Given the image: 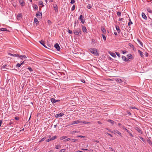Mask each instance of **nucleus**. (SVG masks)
I'll return each mask as SVG.
<instances>
[{
	"label": "nucleus",
	"mask_w": 152,
	"mask_h": 152,
	"mask_svg": "<svg viewBox=\"0 0 152 152\" xmlns=\"http://www.w3.org/2000/svg\"><path fill=\"white\" fill-rule=\"evenodd\" d=\"M90 51L92 54L95 55L96 56L98 55L97 51L96 49H92L91 48L89 49Z\"/></svg>",
	"instance_id": "nucleus-1"
},
{
	"label": "nucleus",
	"mask_w": 152,
	"mask_h": 152,
	"mask_svg": "<svg viewBox=\"0 0 152 152\" xmlns=\"http://www.w3.org/2000/svg\"><path fill=\"white\" fill-rule=\"evenodd\" d=\"M77 29V30H75L73 31V32L75 34L79 35L80 34H81L82 31L79 28Z\"/></svg>",
	"instance_id": "nucleus-2"
},
{
	"label": "nucleus",
	"mask_w": 152,
	"mask_h": 152,
	"mask_svg": "<svg viewBox=\"0 0 152 152\" xmlns=\"http://www.w3.org/2000/svg\"><path fill=\"white\" fill-rule=\"evenodd\" d=\"M81 22L82 23H84L85 22V20H84V17L82 16V15H80L79 18Z\"/></svg>",
	"instance_id": "nucleus-3"
},
{
	"label": "nucleus",
	"mask_w": 152,
	"mask_h": 152,
	"mask_svg": "<svg viewBox=\"0 0 152 152\" xmlns=\"http://www.w3.org/2000/svg\"><path fill=\"white\" fill-rule=\"evenodd\" d=\"M134 129L135 130L137 131L139 133L141 134H142V130L140 128H139V127H135L134 128Z\"/></svg>",
	"instance_id": "nucleus-4"
},
{
	"label": "nucleus",
	"mask_w": 152,
	"mask_h": 152,
	"mask_svg": "<svg viewBox=\"0 0 152 152\" xmlns=\"http://www.w3.org/2000/svg\"><path fill=\"white\" fill-rule=\"evenodd\" d=\"M64 115L63 113H61L60 114H57L56 115V118H58L59 117H61Z\"/></svg>",
	"instance_id": "nucleus-5"
},
{
	"label": "nucleus",
	"mask_w": 152,
	"mask_h": 152,
	"mask_svg": "<svg viewBox=\"0 0 152 152\" xmlns=\"http://www.w3.org/2000/svg\"><path fill=\"white\" fill-rule=\"evenodd\" d=\"M54 47L58 51H59L60 50V47L58 43L54 45Z\"/></svg>",
	"instance_id": "nucleus-6"
},
{
	"label": "nucleus",
	"mask_w": 152,
	"mask_h": 152,
	"mask_svg": "<svg viewBox=\"0 0 152 152\" xmlns=\"http://www.w3.org/2000/svg\"><path fill=\"white\" fill-rule=\"evenodd\" d=\"M53 7L54 8L55 11L56 12L58 11V6L56 4H53Z\"/></svg>",
	"instance_id": "nucleus-7"
},
{
	"label": "nucleus",
	"mask_w": 152,
	"mask_h": 152,
	"mask_svg": "<svg viewBox=\"0 0 152 152\" xmlns=\"http://www.w3.org/2000/svg\"><path fill=\"white\" fill-rule=\"evenodd\" d=\"M82 122V121H79V120H77L75 121H73L72 122V125L74 124H77L79 123H80Z\"/></svg>",
	"instance_id": "nucleus-8"
},
{
	"label": "nucleus",
	"mask_w": 152,
	"mask_h": 152,
	"mask_svg": "<svg viewBox=\"0 0 152 152\" xmlns=\"http://www.w3.org/2000/svg\"><path fill=\"white\" fill-rule=\"evenodd\" d=\"M122 59L125 61H129V60L126 58V57L124 56H122Z\"/></svg>",
	"instance_id": "nucleus-9"
},
{
	"label": "nucleus",
	"mask_w": 152,
	"mask_h": 152,
	"mask_svg": "<svg viewBox=\"0 0 152 152\" xmlns=\"http://www.w3.org/2000/svg\"><path fill=\"white\" fill-rule=\"evenodd\" d=\"M129 134V135L132 137H133L134 136L132 134L130 131L127 129H125V130Z\"/></svg>",
	"instance_id": "nucleus-10"
},
{
	"label": "nucleus",
	"mask_w": 152,
	"mask_h": 152,
	"mask_svg": "<svg viewBox=\"0 0 152 152\" xmlns=\"http://www.w3.org/2000/svg\"><path fill=\"white\" fill-rule=\"evenodd\" d=\"M82 29L83 32L86 33L87 32V30L85 26H82Z\"/></svg>",
	"instance_id": "nucleus-11"
},
{
	"label": "nucleus",
	"mask_w": 152,
	"mask_h": 152,
	"mask_svg": "<svg viewBox=\"0 0 152 152\" xmlns=\"http://www.w3.org/2000/svg\"><path fill=\"white\" fill-rule=\"evenodd\" d=\"M114 132L115 133H117L118 134L120 135L121 137H122V136L121 135V133L120 132H119L118 130H115L114 131Z\"/></svg>",
	"instance_id": "nucleus-12"
},
{
	"label": "nucleus",
	"mask_w": 152,
	"mask_h": 152,
	"mask_svg": "<svg viewBox=\"0 0 152 152\" xmlns=\"http://www.w3.org/2000/svg\"><path fill=\"white\" fill-rule=\"evenodd\" d=\"M38 4H39V5H42V6L41 7V6H40L39 7V8L40 9H41V8L42 7H43L44 6V5H43V3L42 1H39ZM40 10H41V9H40Z\"/></svg>",
	"instance_id": "nucleus-13"
},
{
	"label": "nucleus",
	"mask_w": 152,
	"mask_h": 152,
	"mask_svg": "<svg viewBox=\"0 0 152 152\" xmlns=\"http://www.w3.org/2000/svg\"><path fill=\"white\" fill-rule=\"evenodd\" d=\"M138 53H139L140 56L142 57H144V55H143V53L142 51H141L140 50H138Z\"/></svg>",
	"instance_id": "nucleus-14"
},
{
	"label": "nucleus",
	"mask_w": 152,
	"mask_h": 152,
	"mask_svg": "<svg viewBox=\"0 0 152 152\" xmlns=\"http://www.w3.org/2000/svg\"><path fill=\"white\" fill-rule=\"evenodd\" d=\"M101 29L102 32L103 33L105 34L106 33V30L104 27H101Z\"/></svg>",
	"instance_id": "nucleus-15"
},
{
	"label": "nucleus",
	"mask_w": 152,
	"mask_h": 152,
	"mask_svg": "<svg viewBox=\"0 0 152 152\" xmlns=\"http://www.w3.org/2000/svg\"><path fill=\"white\" fill-rule=\"evenodd\" d=\"M137 42L138 43L140 44V45L142 47H143V43L139 39L137 40Z\"/></svg>",
	"instance_id": "nucleus-16"
},
{
	"label": "nucleus",
	"mask_w": 152,
	"mask_h": 152,
	"mask_svg": "<svg viewBox=\"0 0 152 152\" xmlns=\"http://www.w3.org/2000/svg\"><path fill=\"white\" fill-rule=\"evenodd\" d=\"M142 17L144 19H145V20L147 19V17L144 13H143V12L142 13Z\"/></svg>",
	"instance_id": "nucleus-17"
},
{
	"label": "nucleus",
	"mask_w": 152,
	"mask_h": 152,
	"mask_svg": "<svg viewBox=\"0 0 152 152\" xmlns=\"http://www.w3.org/2000/svg\"><path fill=\"white\" fill-rule=\"evenodd\" d=\"M50 100L53 103H54L56 102H57V101H56V100L53 98H51L50 99Z\"/></svg>",
	"instance_id": "nucleus-18"
},
{
	"label": "nucleus",
	"mask_w": 152,
	"mask_h": 152,
	"mask_svg": "<svg viewBox=\"0 0 152 152\" xmlns=\"http://www.w3.org/2000/svg\"><path fill=\"white\" fill-rule=\"evenodd\" d=\"M39 42L42 45H43L46 48H47L45 44V43L44 41H42V40H41V41H39Z\"/></svg>",
	"instance_id": "nucleus-19"
},
{
	"label": "nucleus",
	"mask_w": 152,
	"mask_h": 152,
	"mask_svg": "<svg viewBox=\"0 0 152 152\" xmlns=\"http://www.w3.org/2000/svg\"><path fill=\"white\" fill-rule=\"evenodd\" d=\"M42 15V14L41 12L40 13H39V12H37L36 13V16L37 17V18H38V16H41Z\"/></svg>",
	"instance_id": "nucleus-20"
},
{
	"label": "nucleus",
	"mask_w": 152,
	"mask_h": 152,
	"mask_svg": "<svg viewBox=\"0 0 152 152\" xmlns=\"http://www.w3.org/2000/svg\"><path fill=\"white\" fill-rule=\"evenodd\" d=\"M110 54L113 57H116V55L115 53H112L111 52H110Z\"/></svg>",
	"instance_id": "nucleus-21"
},
{
	"label": "nucleus",
	"mask_w": 152,
	"mask_h": 152,
	"mask_svg": "<svg viewBox=\"0 0 152 152\" xmlns=\"http://www.w3.org/2000/svg\"><path fill=\"white\" fill-rule=\"evenodd\" d=\"M9 55H10L11 56H14L15 57H18V56H19V54H12L11 53H10Z\"/></svg>",
	"instance_id": "nucleus-22"
},
{
	"label": "nucleus",
	"mask_w": 152,
	"mask_h": 152,
	"mask_svg": "<svg viewBox=\"0 0 152 152\" xmlns=\"http://www.w3.org/2000/svg\"><path fill=\"white\" fill-rule=\"evenodd\" d=\"M107 121L108 122L111 123L113 125L114 124L115 122L114 121L112 120L109 119Z\"/></svg>",
	"instance_id": "nucleus-23"
},
{
	"label": "nucleus",
	"mask_w": 152,
	"mask_h": 152,
	"mask_svg": "<svg viewBox=\"0 0 152 152\" xmlns=\"http://www.w3.org/2000/svg\"><path fill=\"white\" fill-rule=\"evenodd\" d=\"M115 80H116V81H117V82H118L119 83H121L122 82V80H121V79H119V78L116 79Z\"/></svg>",
	"instance_id": "nucleus-24"
},
{
	"label": "nucleus",
	"mask_w": 152,
	"mask_h": 152,
	"mask_svg": "<svg viewBox=\"0 0 152 152\" xmlns=\"http://www.w3.org/2000/svg\"><path fill=\"white\" fill-rule=\"evenodd\" d=\"M81 123H83L87 124H91L90 122H87L84 121H82V122Z\"/></svg>",
	"instance_id": "nucleus-25"
},
{
	"label": "nucleus",
	"mask_w": 152,
	"mask_h": 152,
	"mask_svg": "<svg viewBox=\"0 0 152 152\" xmlns=\"http://www.w3.org/2000/svg\"><path fill=\"white\" fill-rule=\"evenodd\" d=\"M147 142L152 146V142L150 140H147Z\"/></svg>",
	"instance_id": "nucleus-26"
},
{
	"label": "nucleus",
	"mask_w": 152,
	"mask_h": 152,
	"mask_svg": "<svg viewBox=\"0 0 152 152\" xmlns=\"http://www.w3.org/2000/svg\"><path fill=\"white\" fill-rule=\"evenodd\" d=\"M34 20L35 23H36V24H38L39 23V21L37 19V18H34Z\"/></svg>",
	"instance_id": "nucleus-27"
},
{
	"label": "nucleus",
	"mask_w": 152,
	"mask_h": 152,
	"mask_svg": "<svg viewBox=\"0 0 152 152\" xmlns=\"http://www.w3.org/2000/svg\"><path fill=\"white\" fill-rule=\"evenodd\" d=\"M116 29L117 30L118 32L119 33L120 32L121 30L119 28V27L118 26H116Z\"/></svg>",
	"instance_id": "nucleus-28"
},
{
	"label": "nucleus",
	"mask_w": 152,
	"mask_h": 152,
	"mask_svg": "<svg viewBox=\"0 0 152 152\" xmlns=\"http://www.w3.org/2000/svg\"><path fill=\"white\" fill-rule=\"evenodd\" d=\"M20 4L22 6H23L24 5V2H23V0H21L20 1Z\"/></svg>",
	"instance_id": "nucleus-29"
},
{
	"label": "nucleus",
	"mask_w": 152,
	"mask_h": 152,
	"mask_svg": "<svg viewBox=\"0 0 152 152\" xmlns=\"http://www.w3.org/2000/svg\"><path fill=\"white\" fill-rule=\"evenodd\" d=\"M129 22L128 23V25L129 26H130L131 24H132L133 23L131 21V19H129Z\"/></svg>",
	"instance_id": "nucleus-30"
},
{
	"label": "nucleus",
	"mask_w": 152,
	"mask_h": 152,
	"mask_svg": "<svg viewBox=\"0 0 152 152\" xmlns=\"http://www.w3.org/2000/svg\"><path fill=\"white\" fill-rule=\"evenodd\" d=\"M33 7L34 9L36 10H37L38 8V6L36 4H35L33 6Z\"/></svg>",
	"instance_id": "nucleus-31"
},
{
	"label": "nucleus",
	"mask_w": 152,
	"mask_h": 152,
	"mask_svg": "<svg viewBox=\"0 0 152 152\" xmlns=\"http://www.w3.org/2000/svg\"><path fill=\"white\" fill-rule=\"evenodd\" d=\"M67 137V136H64L60 138V140H62L63 139L66 138Z\"/></svg>",
	"instance_id": "nucleus-32"
},
{
	"label": "nucleus",
	"mask_w": 152,
	"mask_h": 152,
	"mask_svg": "<svg viewBox=\"0 0 152 152\" xmlns=\"http://www.w3.org/2000/svg\"><path fill=\"white\" fill-rule=\"evenodd\" d=\"M17 16L18 18H21L22 17V16L21 14H18Z\"/></svg>",
	"instance_id": "nucleus-33"
},
{
	"label": "nucleus",
	"mask_w": 152,
	"mask_h": 152,
	"mask_svg": "<svg viewBox=\"0 0 152 152\" xmlns=\"http://www.w3.org/2000/svg\"><path fill=\"white\" fill-rule=\"evenodd\" d=\"M61 148V146L59 145H57L56 147V148L57 149H58Z\"/></svg>",
	"instance_id": "nucleus-34"
},
{
	"label": "nucleus",
	"mask_w": 152,
	"mask_h": 152,
	"mask_svg": "<svg viewBox=\"0 0 152 152\" xmlns=\"http://www.w3.org/2000/svg\"><path fill=\"white\" fill-rule=\"evenodd\" d=\"M21 65V64H19V63H18L17 64V65H16V67H19Z\"/></svg>",
	"instance_id": "nucleus-35"
},
{
	"label": "nucleus",
	"mask_w": 152,
	"mask_h": 152,
	"mask_svg": "<svg viewBox=\"0 0 152 152\" xmlns=\"http://www.w3.org/2000/svg\"><path fill=\"white\" fill-rule=\"evenodd\" d=\"M0 30L1 31H4L7 30V29L5 28H2Z\"/></svg>",
	"instance_id": "nucleus-36"
},
{
	"label": "nucleus",
	"mask_w": 152,
	"mask_h": 152,
	"mask_svg": "<svg viewBox=\"0 0 152 152\" xmlns=\"http://www.w3.org/2000/svg\"><path fill=\"white\" fill-rule=\"evenodd\" d=\"M57 136H54L52 138H51V140H55V139L56 138Z\"/></svg>",
	"instance_id": "nucleus-37"
},
{
	"label": "nucleus",
	"mask_w": 152,
	"mask_h": 152,
	"mask_svg": "<svg viewBox=\"0 0 152 152\" xmlns=\"http://www.w3.org/2000/svg\"><path fill=\"white\" fill-rule=\"evenodd\" d=\"M115 53L119 57H120V55L119 52H115Z\"/></svg>",
	"instance_id": "nucleus-38"
},
{
	"label": "nucleus",
	"mask_w": 152,
	"mask_h": 152,
	"mask_svg": "<svg viewBox=\"0 0 152 152\" xmlns=\"http://www.w3.org/2000/svg\"><path fill=\"white\" fill-rule=\"evenodd\" d=\"M3 68H6L7 69L8 68H7V65L6 64L5 65H4L1 68L2 69Z\"/></svg>",
	"instance_id": "nucleus-39"
},
{
	"label": "nucleus",
	"mask_w": 152,
	"mask_h": 152,
	"mask_svg": "<svg viewBox=\"0 0 152 152\" xmlns=\"http://www.w3.org/2000/svg\"><path fill=\"white\" fill-rule=\"evenodd\" d=\"M91 4H88V5H87V8L88 9H90L91 8Z\"/></svg>",
	"instance_id": "nucleus-40"
},
{
	"label": "nucleus",
	"mask_w": 152,
	"mask_h": 152,
	"mask_svg": "<svg viewBox=\"0 0 152 152\" xmlns=\"http://www.w3.org/2000/svg\"><path fill=\"white\" fill-rule=\"evenodd\" d=\"M117 15L118 16H121V13L120 12H118L117 13Z\"/></svg>",
	"instance_id": "nucleus-41"
},
{
	"label": "nucleus",
	"mask_w": 152,
	"mask_h": 152,
	"mask_svg": "<svg viewBox=\"0 0 152 152\" xmlns=\"http://www.w3.org/2000/svg\"><path fill=\"white\" fill-rule=\"evenodd\" d=\"M102 36L103 37V38L104 40H106V37L104 35V34H102Z\"/></svg>",
	"instance_id": "nucleus-42"
},
{
	"label": "nucleus",
	"mask_w": 152,
	"mask_h": 152,
	"mask_svg": "<svg viewBox=\"0 0 152 152\" xmlns=\"http://www.w3.org/2000/svg\"><path fill=\"white\" fill-rule=\"evenodd\" d=\"M78 140L76 139H73L72 140V142H75L76 141H77Z\"/></svg>",
	"instance_id": "nucleus-43"
},
{
	"label": "nucleus",
	"mask_w": 152,
	"mask_h": 152,
	"mask_svg": "<svg viewBox=\"0 0 152 152\" xmlns=\"http://www.w3.org/2000/svg\"><path fill=\"white\" fill-rule=\"evenodd\" d=\"M46 139L45 137H43L42 139H41V140L39 141V142H42L43 141H44Z\"/></svg>",
	"instance_id": "nucleus-44"
},
{
	"label": "nucleus",
	"mask_w": 152,
	"mask_h": 152,
	"mask_svg": "<svg viewBox=\"0 0 152 152\" xmlns=\"http://www.w3.org/2000/svg\"><path fill=\"white\" fill-rule=\"evenodd\" d=\"M71 140V138H67L66 139H65V140H64V142H66L67 141H68L69 140Z\"/></svg>",
	"instance_id": "nucleus-45"
},
{
	"label": "nucleus",
	"mask_w": 152,
	"mask_h": 152,
	"mask_svg": "<svg viewBox=\"0 0 152 152\" xmlns=\"http://www.w3.org/2000/svg\"><path fill=\"white\" fill-rule=\"evenodd\" d=\"M75 6L74 5H73L72 7V8L71 10L72 11H73L75 10Z\"/></svg>",
	"instance_id": "nucleus-46"
},
{
	"label": "nucleus",
	"mask_w": 152,
	"mask_h": 152,
	"mask_svg": "<svg viewBox=\"0 0 152 152\" xmlns=\"http://www.w3.org/2000/svg\"><path fill=\"white\" fill-rule=\"evenodd\" d=\"M139 138H140L141 139V140H142V141H143V142H144L145 141V139H144L142 137H141V136H139Z\"/></svg>",
	"instance_id": "nucleus-47"
},
{
	"label": "nucleus",
	"mask_w": 152,
	"mask_h": 152,
	"mask_svg": "<svg viewBox=\"0 0 152 152\" xmlns=\"http://www.w3.org/2000/svg\"><path fill=\"white\" fill-rule=\"evenodd\" d=\"M28 69L29 70V71L30 72H32L33 71V69L31 67H28Z\"/></svg>",
	"instance_id": "nucleus-48"
},
{
	"label": "nucleus",
	"mask_w": 152,
	"mask_h": 152,
	"mask_svg": "<svg viewBox=\"0 0 152 152\" xmlns=\"http://www.w3.org/2000/svg\"><path fill=\"white\" fill-rule=\"evenodd\" d=\"M15 119L17 121H18L19 120V118L18 117L16 116L15 117Z\"/></svg>",
	"instance_id": "nucleus-49"
},
{
	"label": "nucleus",
	"mask_w": 152,
	"mask_h": 152,
	"mask_svg": "<svg viewBox=\"0 0 152 152\" xmlns=\"http://www.w3.org/2000/svg\"><path fill=\"white\" fill-rule=\"evenodd\" d=\"M75 0H71V1L70 2V3L72 4H73L75 2Z\"/></svg>",
	"instance_id": "nucleus-50"
},
{
	"label": "nucleus",
	"mask_w": 152,
	"mask_h": 152,
	"mask_svg": "<svg viewBox=\"0 0 152 152\" xmlns=\"http://www.w3.org/2000/svg\"><path fill=\"white\" fill-rule=\"evenodd\" d=\"M68 32L70 34H72V32L71 30H70L69 29L68 30Z\"/></svg>",
	"instance_id": "nucleus-51"
},
{
	"label": "nucleus",
	"mask_w": 152,
	"mask_h": 152,
	"mask_svg": "<svg viewBox=\"0 0 152 152\" xmlns=\"http://www.w3.org/2000/svg\"><path fill=\"white\" fill-rule=\"evenodd\" d=\"M22 56H23L19 55V56H18V57L20 58L21 59H22Z\"/></svg>",
	"instance_id": "nucleus-52"
},
{
	"label": "nucleus",
	"mask_w": 152,
	"mask_h": 152,
	"mask_svg": "<svg viewBox=\"0 0 152 152\" xmlns=\"http://www.w3.org/2000/svg\"><path fill=\"white\" fill-rule=\"evenodd\" d=\"M77 137H81V138H84V137H85V136H82V135H79V136H77Z\"/></svg>",
	"instance_id": "nucleus-53"
},
{
	"label": "nucleus",
	"mask_w": 152,
	"mask_h": 152,
	"mask_svg": "<svg viewBox=\"0 0 152 152\" xmlns=\"http://www.w3.org/2000/svg\"><path fill=\"white\" fill-rule=\"evenodd\" d=\"M121 53L123 54H125L126 53V51H123V50H121Z\"/></svg>",
	"instance_id": "nucleus-54"
},
{
	"label": "nucleus",
	"mask_w": 152,
	"mask_h": 152,
	"mask_svg": "<svg viewBox=\"0 0 152 152\" xmlns=\"http://www.w3.org/2000/svg\"><path fill=\"white\" fill-rule=\"evenodd\" d=\"M129 45L132 48H133L134 47V46L133 45H132V44H130V43H129Z\"/></svg>",
	"instance_id": "nucleus-55"
},
{
	"label": "nucleus",
	"mask_w": 152,
	"mask_h": 152,
	"mask_svg": "<svg viewBox=\"0 0 152 152\" xmlns=\"http://www.w3.org/2000/svg\"><path fill=\"white\" fill-rule=\"evenodd\" d=\"M92 41V42L93 43V44H94L95 43V41L94 39H92L91 40Z\"/></svg>",
	"instance_id": "nucleus-56"
},
{
	"label": "nucleus",
	"mask_w": 152,
	"mask_h": 152,
	"mask_svg": "<svg viewBox=\"0 0 152 152\" xmlns=\"http://www.w3.org/2000/svg\"><path fill=\"white\" fill-rule=\"evenodd\" d=\"M51 140H52L51 138L48 139L47 140H46V141L47 142H49Z\"/></svg>",
	"instance_id": "nucleus-57"
},
{
	"label": "nucleus",
	"mask_w": 152,
	"mask_h": 152,
	"mask_svg": "<svg viewBox=\"0 0 152 152\" xmlns=\"http://www.w3.org/2000/svg\"><path fill=\"white\" fill-rule=\"evenodd\" d=\"M65 151V149H62L59 152H64Z\"/></svg>",
	"instance_id": "nucleus-58"
},
{
	"label": "nucleus",
	"mask_w": 152,
	"mask_h": 152,
	"mask_svg": "<svg viewBox=\"0 0 152 152\" xmlns=\"http://www.w3.org/2000/svg\"><path fill=\"white\" fill-rule=\"evenodd\" d=\"M13 121H10V122L9 123V125H11L12 124H13Z\"/></svg>",
	"instance_id": "nucleus-59"
},
{
	"label": "nucleus",
	"mask_w": 152,
	"mask_h": 152,
	"mask_svg": "<svg viewBox=\"0 0 152 152\" xmlns=\"http://www.w3.org/2000/svg\"><path fill=\"white\" fill-rule=\"evenodd\" d=\"M145 56H146V57H148V53L147 52L145 53Z\"/></svg>",
	"instance_id": "nucleus-60"
},
{
	"label": "nucleus",
	"mask_w": 152,
	"mask_h": 152,
	"mask_svg": "<svg viewBox=\"0 0 152 152\" xmlns=\"http://www.w3.org/2000/svg\"><path fill=\"white\" fill-rule=\"evenodd\" d=\"M129 108L130 109H136V108L135 107H132V106L129 107Z\"/></svg>",
	"instance_id": "nucleus-61"
},
{
	"label": "nucleus",
	"mask_w": 152,
	"mask_h": 152,
	"mask_svg": "<svg viewBox=\"0 0 152 152\" xmlns=\"http://www.w3.org/2000/svg\"><path fill=\"white\" fill-rule=\"evenodd\" d=\"M78 133V132L77 131H73L72 132V133Z\"/></svg>",
	"instance_id": "nucleus-62"
},
{
	"label": "nucleus",
	"mask_w": 152,
	"mask_h": 152,
	"mask_svg": "<svg viewBox=\"0 0 152 152\" xmlns=\"http://www.w3.org/2000/svg\"><path fill=\"white\" fill-rule=\"evenodd\" d=\"M23 58L24 59H25L26 58V57L25 55H23L22 56V58Z\"/></svg>",
	"instance_id": "nucleus-63"
},
{
	"label": "nucleus",
	"mask_w": 152,
	"mask_h": 152,
	"mask_svg": "<svg viewBox=\"0 0 152 152\" xmlns=\"http://www.w3.org/2000/svg\"><path fill=\"white\" fill-rule=\"evenodd\" d=\"M127 112L128 114L129 115H131V113L130 112H129V111H127Z\"/></svg>",
	"instance_id": "nucleus-64"
}]
</instances>
